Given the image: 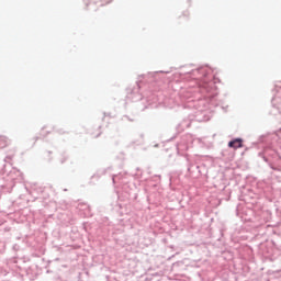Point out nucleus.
<instances>
[{
	"label": "nucleus",
	"instance_id": "f257e3e1",
	"mask_svg": "<svg viewBox=\"0 0 281 281\" xmlns=\"http://www.w3.org/2000/svg\"><path fill=\"white\" fill-rule=\"evenodd\" d=\"M228 146L229 148H234V149L243 148V140L241 138H235L234 140H231L228 143Z\"/></svg>",
	"mask_w": 281,
	"mask_h": 281
},
{
	"label": "nucleus",
	"instance_id": "7ed1b4c3",
	"mask_svg": "<svg viewBox=\"0 0 281 281\" xmlns=\"http://www.w3.org/2000/svg\"><path fill=\"white\" fill-rule=\"evenodd\" d=\"M113 0H101V5L104 7V5H109V3H112Z\"/></svg>",
	"mask_w": 281,
	"mask_h": 281
},
{
	"label": "nucleus",
	"instance_id": "f03ea898",
	"mask_svg": "<svg viewBox=\"0 0 281 281\" xmlns=\"http://www.w3.org/2000/svg\"><path fill=\"white\" fill-rule=\"evenodd\" d=\"M9 144L8 137L0 135V148H7Z\"/></svg>",
	"mask_w": 281,
	"mask_h": 281
}]
</instances>
